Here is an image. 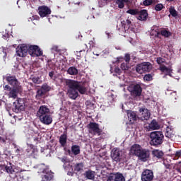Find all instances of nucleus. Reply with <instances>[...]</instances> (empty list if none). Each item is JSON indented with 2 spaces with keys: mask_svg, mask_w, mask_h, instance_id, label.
<instances>
[{
  "mask_svg": "<svg viewBox=\"0 0 181 181\" xmlns=\"http://www.w3.org/2000/svg\"><path fill=\"white\" fill-rule=\"evenodd\" d=\"M127 116L129 121H136L138 117L136 116V113L135 112L129 111L127 112Z\"/></svg>",
  "mask_w": 181,
  "mask_h": 181,
  "instance_id": "obj_32",
  "label": "nucleus"
},
{
  "mask_svg": "<svg viewBox=\"0 0 181 181\" xmlns=\"http://www.w3.org/2000/svg\"><path fill=\"white\" fill-rule=\"evenodd\" d=\"M129 91L132 97L136 98V97H141L142 95V87L141 85L136 83L129 87Z\"/></svg>",
  "mask_w": 181,
  "mask_h": 181,
  "instance_id": "obj_6",
  "label": "nucleus"
},
{
  "mask_svg": "<svg viewBox=\"0 0 181 181\" xmlns=\"http://www.w3.org/2000/svg\"><path fill=\"white\" fill-rule=\"evenodd\" d=\"M59 142L62 148H65L66 145H67V132H64V134L59 136Z\"/></svg>",
  "mask_w": 181,
  "mask_h": 181,
  "instance_id": "obj_22",
  "label": "nucleus"
},
{
  "mask_svg": "<svg viewBox=\"0 0 181 181\" xmlns=\"http://www.w3.org/2000/svg\"><path fill=\"white\" fill-rule=\"evenodd\" d=\"M137 15L139 16L137 17L139 21H146V18H148V11L146 10H141V11H139Z\"/></svg>",
  "mask_w": 181,
  "mask_h": 181,
  "instance_id": "obj_24",
  "label": "nucleus"
},
{
  "mask_svg": "<svg viewBox=\"0 0 181 181\" xmlns=\"http://www.w3.org/2000/svg\"><path fill=\"white\" fill-rule=\"evenodd\" d=\"M127 13H129V15H138V13H139V11H138V9H132L130 8L127 11Z\"/></svg>",
  "mask_w": 181,
  "mask_h": 181,
  "instance_id": "obj_41",
  "label": "nucleus"
},
{
  "mask_svg": "<svg viewBox=\"0 0 181 181\" xmlns=\"http://www.w3.org/2000/svg\"><path fill=\"white\" fill-rule=\"evenodd\" d=\"M156 62L160 65L162 66L163 63H165L166 60L162 57H158L156 59Z\"/></svg>",
  "mask_w": 181,
  "mask_h": 181,
  "instance_id": "obj_47",
  "label": "nucleus"
},
{
  "mask_svg": "<svg viewBox=\"0 0 181 181\" xmlns=\"http://www.w3.org/2000/svg\"><path fill=\"white\" fill-rule=\"evenodd\" d=\"M111 158L115 162H121V159H122V151L118 148H114L111 153Z\"/></svg>",
  "mask_w": 181,
  "mask_h": 181,
  "instance_id": "obj_13",
  "label": "nucleus"
},
{
  "mask_svg": "<svg viewBox=\"0 0 181 181\" xmlns=\"http://www.w3.org/2000/svg\"><path fill=\"white\" fill-rule=\"evenodd\" d=\"M12 89V88H11V86H9L8 85H6L4 87V90H6L7 91H11Z\"/></svg>",
  "mask_w": 181,
  "mask_h": 181,
  "instance_id": "obj_55",
  "label": "nucleus"
},
{
  "mask_svg": "<svg viewBox=\"0 0 181 181\" xmlns=\"http://www.w3.org/2000/svg\"><path fill=\"white\" fill-rule=\"evenodd\" d=\"M86 81H78L73 79H65V86L68 87V95L71 100H76L79 94L87 93ZM79 93V94H78Z\"/></svg>",
  "mask_w": 181,
  "mask_h": 181,
  "instance_id": "obj_1",
  "label": "nucleus"
},
{
  "mask_svg": "<svg viewBox=\"0 0 181 181\" xmlns=\"http://www.w3.org/2000/svg\"><path fill=\"white\" fill-rule=\"evenodd\" d=\"M117 30L119 32V35H120L121 36H124V35H125V33L127 32V30L122 25L119 28H117Z\"/></svg>",
  "mask_w": 181,
  "mask_h": 181,
  "instance_id": "obj_40",
  "label": "nucleus"
},
{
  "mask_svg": "<svg viewBox=\"0 0 181 181\" xmlns=\"http://www.w3.org/2000/svg\"><path fill=\"white\" fill-rule=\"evenodd\" d=\"M61 160L63 162V163H67V158H66V157L62 158Z\"/></svg>",
  "mask_w": 181,
  "mask_h": 181,
  "instance_id": "obj_58",
  "label": "nucleus"
},
{
  "mask_svg": "<svg viewBox=\"0 0 181 181\" xmlns=\"http://www.w3.org/2000/svg\"><path fill=\"white\" fill-rule=\"evenodd\" d=\"M180 156H181V151H176V153H175V158H180Z\"/></svg>",
  "mask_w": 181,
  "mask_h": 181,
  "instance_id": "obj_56",
  "label": "nucleus"
},
{
  "mask_svg": "<svg viewBox=\"0 0 181 181\" xmlns=\"http://www.w3.org/2000/svg\"><path fill=\"white\" fill-rule=\"evenodd\" d=\"M48 114H50V109L46 105H41L37 112V117L40 119Z\"/></svg>",
  "mask_w": 181,
  "mask_h": 181,
  "instance_id": "obj_12",
  "label": "nucleus"
},
{
  "mask_svg": "<svg viewBox=\"0 0 181 181\" xmlns=\"http://www.w3.org/2000/svg\"><path fill=\"white\" fill-rule=\"evenodd\" d=\"M164 36V37H170V36H172V33L170 31H168L167 30H161L160 31V36Z\"/></svg>",
  "mask_w": 181,
  "mask_h": 181,
  "instance_id": "obj_34",
  "label": "nucleus"
},
{
  "mask_svg": "<svg viewBox=\"0 0 181 181\" xmlns=\"http://www.w3.org/2000/svg\"><path fill=\"white\" fill-rule=\"evenodd\" d=\"M40 121L45 125H50V124L53 122V118L52 117V115H50V113H48L47 115H45V116H44L43 117H41L40 119Z\"/></svg>",
  "mask_w": 181,
  "mask_h": 181,
  "instance_id": "obj_18",
  "label": "nucleus"
},
{
  "mask_svg": "<svg viewBox=\"0 0 181 181\" xmlns=\"http://www.w3.org/2000/svg\"><path fill=\"white\" fill-rule=\"evenodd\" d=\"M143 149L144 148L141 145L134 144L130 148V153H132V155H134V156H138Z\"/></svg>",
  "mask_w": 181,
  "mask_h": 181,
  "instance_id": "obj_16",
  "label": "nucleus"
},
{
  "mask_svg": "<svg viewBox=\"0 0 181 181\" xmlns=\"http://www.w3.org/2000/svg\"><path fill=\"white\" fill-rule=\"evenodd\" d=\"M49 77H50V78H53V76H54V71H50L49 73Z\"/></svg>",
  "mask_w": 181,
  "mask_h": 181,
  "instance_id": "obj_57",
  "label": "nucleus"
},
{
  "mask_svg": "<svg viewBox=\"0 0 181 181\" xmlns=\"http://www.w3.org/2000/svg\"><path fill=\"white\" fill-rule=\"evenodd\" d=\"M165 136L169 139L173 138V136H175V132L173 131V129L167 127L165 129Z\"/></svg>",
  "mask_w": 181,
  "mask_h": 181,
  "instance_id": "obj_28",
  "label": "nucleus"
},
{
  "mask_svg": "<svg viewBox=\"0 0 181 181\" xmlns=\"http://www.w3.org/2000/svg\"><path fill=\"white\" fill-rule=\"evenodd\" d=\"M124 2H129L128 1H117L116 4L117 5H118V8H119L120 9H122V8H124Z\"/></svg>",
  "mask_w": 181,
  "mask_h": 181,
  "instance_id": "obj_46",
  "label": "nucleus"
},
{
  "mask_svg": "<svg viewBox=\"0 0 181 181\" xmlns=\"http://www.w3.org/2000/svg\"><path fill=\"white\" fill-rule=\"evenodd\" d=\"M115 73L119 74V76L121 74V69H119V67L117 66L115 68Z\"/></svg>",
  "mask_w": 181,
  "mask_h": 181,
  "instance_id": "obj_53",
  "label": "nucleus"
},
{
  "mask_svg": "<svg viewBox=\"0 0 181 181\" xmlns=\"http://www.w3.org/2000/svg\"><path fill=\"white\" fill-rule=\"evenodd\" d=\"M164 138L163 132L159 131L152 132L150 134V145L151 146H159V145L163 144Z\"/></svg>",
  "mask_w": 181,
  "mask_h": 181,
  "instance_id": "obj_2",
  "label": "nucleus"
},
{
  "mask_svg": "<svg viewBox=\"0 0 181 181\" xmlns=\"http://www.w3.org/2000/svg\"><path fill=\"white\" fill-rule=\"evenodd\" d=\"M151 156V152L149 150L146 148H143L137 156V158H139V160L141 162H146L149 157Z\"/></svg>",
  "mask_w": 181,
  "mask_h": 181,
  "instance_id": "obj_11",
  "label": "nucleus"
},
{
  "mask_svg": "<svg viewBox=\"0 0 181 181\" xmlns=\"http://www.w3.org/2000/svg\"><path fill=\"white\" fill-rule=\"evenodd\" d=\"M81 53H86V49H81L78 52H76L77 60H80V59H81V57H83V55H81Z\"/></svg>",
  "mask_w": 181,
  "mask_h": 181,
  "instance_id": "obj_43",
  "label": "nucleus"
},
{
  "mask_svg": "<svg viewBox=\"0 0 181 181\" xmlns=\"http://www.w3.org/2000/svg\"><path fill=\"white\" fill-rule=\"evenodd\" d=\"M149 128L150 129H159L160 127L159 126L158 122H156L155 119H153L149 124Z\"/></svg>",
  "mask_w": 181,
  "mask_h": 181,
  "instance_id": "obj_33",
  "label": "nucleus"
},
{
  "mask_svg": "<svg viewBox=\"0 0 181 181\" xmlns=\"http://www.w3.org/2000/svg\"><path fill=\"white\" fill-rule=\"evenodd\" d=\"M165 6H163V4H158L154 6V9L157 11H162L163 9H164Z\"/></svg>",
  "mask_w": 181,
  "mask_h": 181,
  "instance_id": "obj_42",
  "label": "nucleus"
},
{
  "mask_svg": "<svg viewBox=\"0 0 181 181\" xmlns=\"http://www.w3.org/2000/svg\"><path fill=\"white\" fill-rule=\"evenodd\" d=\"M142 181H152L153 180V171L152 170L146 169L141 173Z\"/></svg>",
  "mask_w": 181,
  "mask_h": 181,
  "instance_id": "obj_8",
  "label": "nucleus"
},
{
  "mask_svg": "<svg viewBox=\"0 0 181 181\" xmlns=\"http://www.w3.org/2000/svg\"><path fill=\"white\" fill-rule=\"evenodd\" d=\"M36 152H37V148L33 144H29L25 151L26 156L28 158H35Z\"/></svg>",
  "mask_w": 181,
  "mask_h": 181,
  "instance_id": "obj_14",
  "label": "nucleus"
},
{
  "mask_svg": "<svg viewBox=\"0 0 181 181\" xmlns=\"http://www.w3.org/2000/svg\"><path fill=\"white\" fill-rule=\"evenodd\" d=\"M80 2H78V3H75V5L77 4V5H79Z\"/></svg>",
  "mask_w": 181,
  "mask_h": 181,
  "instance_id": "obj_63",
  "label": "nucleus"
},
{
  "mask_svg": "<svg viewBox=\"0 0 181 181\" xmlns=\"http://www.w3.org/2000/svg\"><path fill=\"white\" fill-rule=\"evenodd\" d=\"M28 53V45L23 44L17 47L16 54L19 57H26Z\"/></svg>",
  "mask_w": 181,
  "mask_h": 181,
  "instance_id": "obj_9",
  "label": "nucleus"
},
{
  "mask_svg": "<svg viewBox=\"0 0 181 181\" xmlns=\"http://www.w3.org/2000/svg\"><path fill=\"white\" fill-rule=\"evenodd\" d=\"M107 1H98V5L100 8H103V6H105L107 5Z\"/></svg>",
  "mask_w": 181,
  "mask_h": 181,
  "instance_id": "obj_51",
  "label": "nucleus"
},
{
  "mask_svg": "<svg viewBox=\"0 0 181 181\" xmlns=\"http://www.w3.org/2000/svg\"><path fill=\"white\" fill-rule=\"evenodd\" d=\"M32 81L33 83H34V84H40V83L42 82L40 81V78H39V76H35L32 78Z\"/></svg>",
  "mask_w": 181,
  "mask_h": 181,
  "instance_id": "obj_45",
  "label": "nucleus"
},
{
  "mask_svg": "<svg viewBox=\"0 0 181 181\" xmlns=\"http://www.w3.org/2000/svg\"><path fill=\"white\" fill-rule=\"evenodd\" d=\"M51 50H52V52H56V53H60V49H59V47L57 46V45H54V46L52 47Z\"/></svg>",
  "mask_w": 181,
  "mask_h": 181,
  "instance_id": "obj_50",
  "label": "nucleus"
},
{
  "mask_svg": "<svg viewBox=\"0 0 181 181\" xmlns=\"http://www.w3.org/2000/svg\"><path fill=\"white\" fill-rule=\"evenodd\" d=\"M87 128L88 129L89 134H92V135H98L100 136L103 133V129H100V124L98 123L90 122Z\"/></svg>",
  "mask_w": 181,
  "mask_h": 181,
  "instance_id": "obj_4",
  "label": "nucleus"
},
{
  "mask_svg": "<svg viewBox=\"0 0 181 181\" xmlns=\"http://www.w3.org/2000/svg\"><path fill=\"white\" fill-rule=\"evenodd\" d=\"M28 54L32 57H40L43 54V51L37 45H30L28 48Z\"/></svg>",
  "mask_w": 181,
  "mask_h": 181,
  "instance_id": "obj_5",
  "label": "nucleus"
},
{
  "mask_svg": "<svg viewBox=\"0 0 181 181\" xmlns=\"http://www.w3.org/2000/svg\"><path fill=\"white\" fill-rule=\"evenodd\" d=\"M144 81H152V74H147L144 76Z\"/></svg>",
  "mask_w": 181,
  "mask_h": 181,
  "instance_id": "obj_44",
  "label": "nucleus"
},
{
  "mask_svg": "<svg viewBox=\"0 0 181 181\" xmlns=\"http://www.w3.org/2000/svg\"><path fill=\"white\" fill-rule=\"evenodd\" d=\"M114 181H125V177H124V175L117 173L115 175L112 176Z\"/></svg>",
  "mask_w": 181,
  "mask_h": 181,
  "instance_id": "obj_30",
  "label": "nucleus"
},
{
  "mask_svg": "<svg viewBox=\"0 0 181 181\" xmlns=\"http://www.w3.org/2000/svg\"><path fill=\"white\" fill-rule=\"evenodd\" d=\"M107 181H114V178L112 177V176H110V177L107 178Z\"/></svg>",
  "mask_w": 181,
  "mask_h": 181,
  "instance_id": "obj_60",
  "label": "nucleus"
},
{
  "mask_svg": "<svg viewBox=\"0 0 181 181\" xmlns=\"http://www.w3.org/2000/svg\"><path fill=\"white\" fill-rule=\"evenodd\" d=\"M45 94L46 93L42 90V89L40 88L36 92L35 98L37 100H40V98H42V97H43V95H45Z\"/></svg>",
  "mask_w": 181,
  "mask_h": 181,
  "instance_id": "obj_35",
  "label": "nucleus"
},
{
  "mask_svg": "<svg viewBox=\"0 0 181 181\" xmlns=\"http://www.w3.org/2000/svg\"><path fill=\"white\" fill-rule=\"evenodd\" d=\"M168 11H169L170 15H171L173 18H176V16H177V11H176V9H175V7L170 6Z\"/></svg>",
  "mask_w": 181,
  "mask_h": 181,
  "instance_id": "obj_37",
  "label": "nucleus"
},
{
  "mask_svg": "<svg viewBox=\"0 0 181 181\" xmlns=\"http://www.w3.org/2000/svg\"><path fill=\"white\" fill-rule=\"evenodd\" d=\"M85 177L89 180H94L95 179V172L91 170H88L85 172Z\"/></svg>",
  "mask_w": 181,
  "mask_h": 181,
  "instance_id": "obj_25",
  "label": "nucleus"
},
{
  "mask_svg": "<svg viewBox=\"0 0 181 181\" xmlns=\"http://www.w3.org/2000/svg\"><path fill=\"white\" fill-rule=\"evenodd\" d=\"M13 111L15 112H19V111H22L23 110V103H22V100L17 99L13 103Z\"/></svg>",
  "mask_w": 181,
  "mask_h": 181,
  "instance_id": "obj_19",
  "label": "nucleus"
},
{
  "mask_svg": "<svg viewBox=\"0 0 181 181\" xmlns=\"http://www.w3.org/2000/svg\"><path fill=\"white\" fill-rule=\"evenodd\" d=\"M52 13V10L47 6H40L38 7V15L40 18H46Z\"/></svg>",
  "mask_w": 181,
  "mask_h": 181,
  "instance_id": "obj_10",
  "label": "nucleus"
},
{
  "mask_svg": "<svg viewBox=\"0 0 181 181\" xmlns=\"http://www.w3.org/2000/svg\"><path fill=\"white\" fill-rule=\"evenodd\" d=\"M124 61L126 62V63H129V62H131V55L129 54H125Z\"/></svg>",
  "mask_w": 181,
  "mask_h": 181,
  "instance_id": "obj_49",
  "label": "nucleus"
},
{
  "mask_svg": "<svg viewBox=\"0 0 181 181\" xmlns=\"http://www.w3.org/2000/svg\"><path fill=\"white\" fill-rule=\"evenodd\" d=\"M75 170L76 172H81L83 169H84V163H78L75 165Z\"/></svg>",
  "mask_w": 181,
  "mask_h": 181,
  "instance_id": "obj_36",
  "label": "nucleus"
},
{
  "mask_svg": "<svg viewBox=\"0 0 181 181\" xmlns=\"http://www.w3.org/2000/svg\"><path fill=\"white\" fill-rule=\"evenodd\" d=\"M122 25L127 30H129V29L130 30H132V29H134V25H132V22L129 19L122 21Z\"/></svg>",
  "mask_w": 181,
  "mask_h": 181,
  "instance_id": "obj_23",
  "label": "nucleus"
},
{
  "mask_svg": "<svg viewBox=\"0 0 181 181\" xmlns=\"http://www.w3.org/2000/svg\"><path fill=\"white\" fill-rule=\"evenodd\" d=\"M7 37H9V34H6L5 35H3V39L6 40Z\"/></svg>",
  "mask_w": 181,
  "mask_h": 181,
  "instance_id": "obj_59",
  "label": "nucleus"
},
{
  "mask_svg": "<svg viewBox=\"0 0 181 181\" xmlns=\"http://www.w3.org/2000/svg\"><path fill=\"white\" fill-rule=\"evenodd\" d=\"M41 88L45 94L52 90V87H50V86H49L47 83L42 84Z\"/></svg>",
  "mask_w": 181,
  "mask_h": 181,
  "instance_id": "obj_38",
  "label": "nucleus"
},
{
  "mask_svg": "<svg viewBox=\"0 0 181 181\" xmlns=\"http://www.w3.org/2000/svg\"><path fill=\"white\" fill-rule=\"evenodd\" d=\"M21 91V86L13 87L8 93L10 98H16L18 97V93Z\"/></svg>",
  "mask_w": 181,
  "mask_h": 181,
  "instance_id": "obj_21",
  "label": "nucleus"
},
{
  "mask_svg": "<svg viewBox=\"0 0 181 181\" xmlns=\"http://www.w3.org/2000/svg\"><path fill=\"white\" fill-rule=\"evenodd\" d=\"M84 46H85L86 49H87V45H84Z\"/></svg>",
  "mask_w": 181,
  "mask_h": 181,
  "instance_id": "obj_64",
  "label": "nucleus"
},
{
  "mask_svg": "<svg viewBox=\"0 0 181 181\" xmlns=\"http://www.w3.org/2000/svg\"><path fill=\"white\" fill-rule=\"evenodd\" d=\"M68 175L70 176V175H73V173L70 172V173H68Z\"/></svg>",
  "mask_w": 181,
  "mask_h": 181,
  "instance_id": "obj_62",
  "label": "nucleus"
},
{
  "mask_svg": "<svg viewBox=\"0 0 181 181\" xmlns=\"http://www.w3.org/2000/svg\"><path fill=\"white\" fill-rule=\"evenodd\" d=\"M120 59H121V60H124V58H122V57H119V58H117V63H119Z\"/></svg>",
  "mask_w": 181,
  "mask_h": 181,
  "instance_id": "obj_61",
  "label": "nucleus"
},
{
  "mask_svg": "<svg viewBox=\"0 0 181 181\" xmlns=\"http://www.w3.org/2000/svg\"><path fill=\"white\" fill-rule=\"evenodd\" d=\"M6 81L10 84V86H12L13 87H21L19 85V81H18V79L16 78V76H7L6 77Z\"/></svg>",
  "mask_w": 181,
  "mask_h": 181,
  "instance_id": "obj_15",
  "label": "nucleus"
},
{
  "mask_svg": "<svg viewBox=\"0 0 181 181\" xmlns=\"http://www.w3.org/2000/svg\"><path fill=\"white\" fill-rule=\"evenodd\" d=\"M67 152L69 156H71L72 153L75 156H77V155H80L81 153L80 146L72 145V146L71 147V150H68Z\"/></svg>",
  "mask_w": 181,
  "mask_h": 181,
  "instance_id": "obj_20",
  "label": "nucleus"
},
{
  "mask_svg": "<svg viewBox=\"0 0 181 181\" xmlns=\"http://www.w3.org/2000/svg\"><path fill=\"white\" fill-rule=\"evenodd\" d=\"M120 67L122 70L124 71H127L129 69V66H128V64H126L125 62L122 63Z\"/></svg>",
  "mask_w": 181,
  "mask_h": 181,
  "instance_id": "obj_48",
  "label": "nucleus"
},
{
  "mask_svg": "<svg viewBox=\"0 0 181 181\" xmlns=\"http://www.w3.org/2000/svg\"><path fill=\"white\" fill-rule=\"evenodd\" d=\"M40 139H42V136H40L39 134L37 137L34 138V141L35 142H36V144H37L38 142H40Z\"/></svg>",
  "mask_w": 181,
  "mask_h": 181,
  "instance_id": "obj_54",
  "label": "nucleus"
},
{
  "mask_svg": "<svg viewBox=\"0 0 181 181\" xmlns=\"http://www.w3.org/2000/svg\"><path fill=\"white\" fill-rule=\"evenodd\" d=\"M153 4V1H144L143 4L144 6H149V5H151Z\"/></svg>",
  "mask_w": 181,
  "mask_h": 181,
  "instance_id": "obj_52",
  "label": "nucleus"
},
{
  "mask_svg": "<svg viewBox=\"0 0 181 181\" xmlns=\"http://www.w3.org/2000/svg\"><path fill=\"white\" fill-rule=\"evenodd\" d=\"M159 70L162 73H165L166 76H172V69L170 68H168L165 65L160 66Z\"/></svg>",
  "mask_w": 181,
  "mask_h": 181,
  "instance_id": "obj_27",
  "label": "nucleus"
},
{
  "mask_svg": "<svg viewBox=\"0 0 181 181\" xmlns=\"http://www.w3.org/2000/svg\"><path fill=\"white\" fill-rule=\"evenodd\" d=\"M152 64L151 62H142L136 66V71L139 74H144V73H149L152 70Z\"/></svg>",
  "mask_w": 181,
  "mask_h": 181,
  "instance_id": "obj_3",
  "label": "nucleus"
},
{
  "mask_svg": "<svg viewBox=\"0 0 181 181\" xmlns=\"http://www.w3.org/2000/svg\"><path fill=\"white\" fill-rule=\"evenodd\" d=\"M5 169L7 173H9L10 175H13V173H15V170L13 169V167H12V165H6L5 167Z\"/></svg>",
  "mask_w": 181,
  "mask_h": 181,
  "instance_id": "obj_39",
  "label": "nucleus"
},
{
  "mask_svg": "<svg viewBox=\"0 0 181 181\" xmlns=\"http://www.w3.org/2000/svg\"><path fill=\"white\" fill-rule=\"evenodd\" d=\"M42 173L44 175H42V181H53V172L49 169V168L45 167L42 169Z\"/></svg>",
  "mask_w": 181,
  "mask_h": 181,
  "instance_id": "obj_7",
  "label": "nucleus"
},
{
  "mask_svg": "<svg viewBox=\"0 0 181 181\" xmlns=\"http://www.w3.org/2000/svg\"><path fill=\"white\" fill-rule=\"evenodd\" d=\"M66 73L70 76H77V74H78V69L75 66H70L67 69Z\"/></svg>",
  "mask_w": 181,
  "mask_h": 181,
  "instance_id": "obj_29",
  "label": "nucleus"
},
{
  "mask_svg": "<svg viewBox=\"0 0 181 181\" xmlns=\"http://www.w3.org/2000/svg\"><path fill=\"white\" fill-rule=\"evenodd\" d=\"M152 155L154 156V158H158V159H162L163 157V153L160 150H153L152 151Z\"/></svg>",
  "mask_w": 181,
  "mask_h": 181,
  "instance_id": "obj_31",
  "label": "nucleus"
},
{
  "mask_svg": "<svg viewBox=\"0 0 181 181\" xmlns=\"http://www.w3.org/2000/svg\"><path fill=\"white\" fill-rule=\"evenodd\" d=\"M151 36H155V37H160V33L158 26L153 25L151 28V32L150 33Z\"/></svg>",
  "mask_w": 181,
  "mask_h": 181,
  "instance_id": "obj_26",
  "label": "nucleus"
},
{
  "mask_svg": "<svg viewBox=\"0 0 181 181\" xmlns=\"http://www.w3.org/2000/svg\"><path fill=\"white\" fill-rule=\"evenodd\" d=\"M139 112L141 114V119L142 121H148L151 118V112L146 108H141Z\"/></svg>",
  "mask_w": 181,
  "mask_h": 181,
  "instance_id": "obj_17",
  "label": "nucleus"
}]
</instances>
